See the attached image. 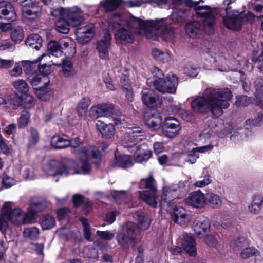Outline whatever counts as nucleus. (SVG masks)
<instances>
[{"label": "nucleus", "mask_w": 263, "mask_h": 263, "mask_svg": "<svg viewBox=\"0 0 263 263\" xmlns=\"http://www.w3.org/2000/svg\"><path fill=\"white\" fill-rule=\"evenodd\" d=\"M185 31L189 36L194 38L201 33L202 27L198 21H191L186 25Z\"/></svg>", "instance_id": "obj_31"}, {"label": "nucleus", "mask_w": 263, "mask_h": 263, "mask_svg": "<svg viewBox=\"0 0 263 263\" xmlns=\"http://www.w3.org/2000/svg\"><path fill=\"white\" fill-rule=\"evenodd\" d=\"M36 214L33 210L29 208L27 213H24L23 212V224L32 223L35 218Z\"/></svg>", "instance_id": "obj_57"}, {"label": "nucleus", "mask_w": 263, "mask_h": 263, "mask_svg": "<svg viewBox=\"0 0 263 263\" xmlns=\"http://www.w3.org/2000/svg\"><path fill=\"white\" fill-rule=\"evenodd\" d=\"M146 134L141 127L129 126L120 138V143L125 147L133 148L139 142L146 140Z\"/></svg>", "instance_id": "obj_9"}, {"label": "nucleus", "mask_w": 263, "mask_h": 263, "mask_svg": "<svg viewBox=\"0 0 263 263\" xmlns=\"http://www.w3.org/2000/svg\"><path fill=\"white\" fill-rule=\"evenodd\" d=\"M96 126L102 136L106 138H111L115 134V128L112 124H105L98 120L96 123Z\"/></svg>", "instance_id": "obj_30"}, {"label": "nucleus", "mask_w": 263, "mask_h": 263, "mask_svg": "<svg viewBox=\"0 0 263 263\" xmlns=\"http://www.w3.org/2000/svg\"><path fill=\"white\" fill-rule=\"evenodd\" d=\"M69 146L74 149L79 158L78 167L83 174L89 173L91 169L90 161L98 164L100 161V155L95 146H88L81 148L83 141L78 137L69 140Z\"/></svg>", "instance_id": "obj_3"}, {"label": "nucleus", "mask_w": 263, "mask_h": 263, "mask_svg": "<svg viewBox=\"0 0 263 263\" xmlns=\"http://www.w3.org/2000/svg\"><path fill=\"white\" fill-rule=\"evenodd\" d=\"M23 6L22 13L27 19L34 20L41 15L42 8L37 2L32 0H20Z\"/></svg>", "instance_id": "obj_13"}, {"label": "nucleus", "mask_w": 263, "mask_h": 263, "mask_svg": "<svg viewBox=\"0 0 263 263\" xmlns=\"http://www.w3.org/2000/svg\"><path fill=\"white\" fill-rule=\"evenodd\" d=\"M181 129L179 122L173 117L166 118L162 125L163 134L168 138H173L177 135Z\"/></svg>", "instance_id": "obj_16"}, {"label": "nucleus", "mask_w": 263, "mask_h": 263, "mask_svg": "<svg viewBox=\"0 0 263 263\" xmlns=\"http://www.w3.org/2000/svg\"><path fill=\"white\" fill-rule=\"evenodd\" d=\"M13 86L18 93L25 95L28 93L29 85L24 80L20 79L13 82Z\"/></svg>", "instance_id": "obj_44"}, {"label": "nucleus", "mask_w": 263, "mask_h": 263, "mask_svg": "<svg viewBox=\"0 0 263 263\" xmlns=\"http://www.w3.org/2000/svg\"><path fill=\"white\" fill-rule=\"evenodd\" d=\"M46 206V202L44 200L39 197H33L30 200L29 208L37 213L43 211Z\"/></svg>", "instance_id": "obj_36"}, {"label": "nucleus", "mask_w": 263, "mask_h": 263, "mask_svg": "<svg viewBox=\"0 0 263 263\" xmlns=\"http://www.w3.org/2000/svg\"><path fill=\"white\" fill-rule=\"evenodd\" d=\"M96 235L100 239L105 240H110L115 236V232L114 231H97Z\"/></svg>", "instance_id": "obj_63"}, {"label": "nucleus", "mask_w": 263, "mask_h": 263, "mask_svg": "<svg viewBox=\"0 0 263 263\" xmlns=\"http://www.w3.org/2000/svg\"><path fill=\"white\" fill-rule=\"evenodd\" d=\"M11 39L16 43L21 42L24 39V31L20 26L14 27L11 32Z\"/></svg>", "instance_id": "obj_54"}, {"label": "nucleus", "mask_w": 263, "mask_h": 263, "mask_svg": "<svg viewBox=\"0 0 263 263\" xmlns=\"http://www.w3.org/2000/svg\"><path fill=\"white\" fill-rule=\"evenodd\" d=\"M252 101V99L247 97L246 96H238L236 97L235 105L238 107L247 106Z\"/></svg>", "instance_id": "obj_60"}, {"label": "nucleus", "mask_w": 263, "mask_h": 263, "mask_svg": "<svg viewBox=\"0 0 263 263\" xmlns=\"http://www.w3.org/2000/svg\"><path fill=\"white\" fill-rule=\"evenodd\" d=\"M38 59H41L39 62V69L41 74L47 76L51 72V66L52 64V60H51V57L49 54H43L41 57H38ZM53 64H54L53 63Z\"/></svg>", "instance_id": "obj_29"}, {"label": "nucleus", "mask_w": 263, "mask_h": 263, "mask_svg": "<svg viewBox=\"0 0 263 263\" xmlns=\"http://www.w3.org/2000/svg\"><path fill=\"white\" fill-rule=\"evenodd\" d=\"M138 229L141 230H147L151 224V220L148 215L141 213L137 215Z\"/></svg>", "instance_id": "obj_40"}, {"label": "nucleus", "mask_w": 263, "mask_h": 263, "mask_svg": "<svg viewBox=\"0 0 263 263\" xmlns=\"http://www.w3.org/2000/svg\"><path fill=\"white\" fill-rule=\"evenodd\" d=\"M234 3L232 0H223V4L226 6L225 8L227 16L223 18L224 25L228 29L232 30H238L242 25V15L235 9L232 10L231 5Z\"/></svg>", "instance_id": "obj_10"}, {"label": "nucleus", "mask_w": 263, "mask_h": 263, "mask_svg": "<svg viewBox=\"0 0 263 263\" xmlns=\"http://www.w3.org/2000/svg\"><path fill=\"white\" fill-rule=\"evenodd\" d=\"M113 165L122 168H127L133 165V161L130 156L127 155H120L116 157Z\"/></svg>", "instance_id": "obj_32"}, {"label": "nucleus", "mask_w": 263, "mask_h": 263, "mask_svg": "<svg viewBox=\"0 0 263 263\" xmlns=\"http://www.w3.org/2000/svg\"><path fill=\"white\" fill-rule=\"evenodd\" d=\"M122 86L126 93V97L128 101L132 102L134 100V95L131 84L128 77L126 74L123 75L121 79Z\"/></svg>", "instance_id": "obj_34"}, {"label": "nucleus", "mask_w": 263, "mask_h": 263, "mask_svg": "<svg viewBox=\"0 0 263 263\" xmlns=\"http://www.w3.org/2000/svg\"><path fill=\"white\" fill-rule=\"evenodd\" d=\"M199 2L189 1L186 4L190 7H194L196 13L200 17H203V24L205 31L210 34L214 31L215 17L214 10L208 6H199Z\"/></svg>", "instance_id": "obj_8"}, {"label": "nucleus", "mask_w": 263, "mask_h": 263, "mask_svg": "<svg viewBox=\"0 0 263 263\" xmlns=\"http://www.w3.org/2000/svg\"><path fill=\"white\" fill-rule=\"evenodd\" d=\"M218 121V119L215 118H210L205 120L204 128L200 135L201 140L208 139L211 137L212 133H218L217 126Z\"/></svg>", "instance_id": "obj_22"}, {"label": "nucleus", "mask_w": 263, "mask_h": 263, "mask_svg": "<svg viewBox=\"0 0 263 263\" xmlns=\"http://www.w3.org/2000/svg\"><path fill=\"white\" fill-rule=\"evenodd\" d=\"M178 84V79L177 76L168 74L165 79L161 81H156V84L154 86L157 91L165 93H174L176 92Z\"/></svg>", "instance_id": "obj_14"}, {"label": "nucleus", "mask_w": 263, "mask_h": 263, "mask_svg": "<svg viewBox=\"0 0 263 263\" xmlns=\"http://www.w3.org/2000/svg\"><path fill=\"white\" fill-rule=\"evenodd\" d=\"M152 155V151L148 149L147 146L143 144L136 146L134 159L137 162L141 163L147 161Z\"/></svg>", "instance_id": "obj_28"}, {"label": "nucleus", "mask_w": 263, "mask_h": 263, "mask_svg": "<svg viewBox=\"0 0 263 263\" xmlns=\"http://www.w3.org/2000/svg\"><path fill=\"white\" fill-rule=\"evenodd\" d=\"M93 35L91 33H83L80 32L76 34L77 40L82 44H86L88 43L93 37Z\"/></svg>", "instance_id": "obj_58"}, {"label": "nucleus", "mask_w": 263, "mask_h": 263, "mask_svg": "<svg viewBox=\"0 0 263 263\" xmlns=\"http://www.w3.org/2000/svg\"><path fill=\"white\" fill-rule=\"evenodd\" d=\"M111 37L109 31L105 30L104 36L96 43V49L99 57L105 61L109 60V51L111 49Z\"/></svg>", "instance_id": "obj_15"}, {"label": "nucleus", "mask_w": 263, "mask_h": 263, "mask_svg": "<svg viewBox=\"0 0 263 263\" xmlns=\"http://www.w3.org/2000/svg\"><path fill=\"white\" fill-rule=\"evenodd\" d=\"M146 23H151L150 26L146 27V30L151 33H156V37L155 39H148L151 40H156L159 36H162L163 40L169 41L174 37V30L171 27H166L163 20L146 21Z\"/></svg>", "instance_id": "obj_11"}, {"label": "nucleus", "mask_w": 263, "mask_h": 263, "mask_svg": "<svg viewBox=\"0 0 263 263\" xmlns=\"http://www.w3.org/2000/svg\"><path fill=\"white\" fill-rule=\"evenodd\" d=\"M23 211L20 208L12 209V203L6 202L3 206L0 214V231L4 235L8 228V222L20 226L23 224Z\"/></svg>", "instance_id": "obj_5"}, {"label": "nucleus", "mask_w": 263, "mask_h": 263, "mask_svg": "<svg viewBox=\"0 0 263 263\" xmlns=\"http://www.w3.org/2000/svg\"><path fill=\"white\" fill-rule=\"evenodd\" d=\"M47 49L50 54L57 57L62 55V47L58 42L52 41L48 43Z\"/></svg>", "instance_id": "obj_46"}, {"label": "nucleus", "mask_w": 263, "mask_h": 263, "mask_svg": "<svg viewBox=\"0 0 263 263\" xmlns=\"http://www.w3.org/2000/svg\"><path fill=\"white\" fill-rule=\"evenodd\" d=\"M14 105H23L24 107L30 108L34 105V99L32 96L28 93L19 97V101L14 103Z\"/></svg>", "instance_id": "obj_37"}, {"label": "nucleus", "mask_w": 263, "mask_h": 263, "mask_svg": "<svg viewBox=\"0 0 263 263\" xmlns=\"http://www.w3.org/2000/svg\"><path fill=\"white\" fill-rule=\"evenodd\" d=\"M113 114V105L110 104H101L92 106L89 115L90 118L96 119L100 117H109Z\"/></svg>", "instance_id": "obj_17"}, {"label": "nucleus", "mask_w": 263, "mask_h": 263, "mask_svg": "<svg viewBox=\"0 0 263 263\" xmlns=\"http://www.w3.org/2000/svg\"><path fill=\"white\" fill-rule=\"evenodd\" d=\"M232 97V92L228 89L207 88L201 96L192 101L191 106L197 112H211L214 116H220L222 109L229 107V101Z\"/></svg>", "instance_id": "obj_2"}, {"label": "nucleus", "mask_w": 263, "mask_h": 263, "mask_svg": "<svg viewBox=\"0 0 263 263\" xmlns=\"http://www.w3.org/2000/svg\"><path fill=\"white\" fill-rule=\"evenodd\" d=\"M91 104V101L89 97L83 98L79 102L77 106V114L79 117H85L88 108Z\"/></svg>", "instance_id": "obj_33"}, {"label": "nucleus", "mask_w": 263, "mask_h": 263, "mask_svg": "<svg viewBox=\"0 0 263 263\" xmlns=\"http://www.w3.org/2000/svg\"><path fill=\"white\" fill-rule=\"evenodd\" d=\"M259 254V252L254 247H246L240 253V257L243 259H247L254 255Z\"/></svg>", "instance_id": "obj_55"}, {"label": "nucleus", "mask_w": 263, "mask_h": 263, "mask_svg": "<svg viewBox=\"0 0 263 263\" xmlns=\"http://www.w3.org/2000/svg\"><path fill=\"white\" fill-rule=\"evenodd\" d=\"M142 100L143 103L150 108L158 107L162 103V98L151 90H145L142 92Z\"/></svg>", "instance_id": "obj_19"}, {"label": "nucleus", "mask_w": 263, "mask_h": 263, "mask_svg": "<svg viewBox=\"0 0 263 263\" xmlns=\"http://www.w3.org/2000/svg\"><path fill=\"white\" fill-rule=\"evenodd\" d=\"M41 59L38 58L34 61H30L29 60H23L21 62L22 66L26 74L29 75L34 73L33 71L35 68L36 64L39 62Z\"/></svg>", "instance_id": "obj_43"}, {"label": "nucleus", "mask_w": 263, "mask_h": 263, "mask_svg": "<svg viewBox=\"0 0 263 263\" xmlns=\"http://www.w3.org/2000/svg\"><path fill=\"white\" fill-rule=\"evenodd\" d=\"M30 84L33 87L44 88L48 86L50 80L48 76H44L40 73H32L27 77Z\"/></svg>", "instance_id": "obj_24"}, {"label": "nucleus", "mask_w": 263, "mask_h": 263, "mask_svg": "<svg viewBox=\"0 0 263 263\" xmlns=\"http://www.w3.org/2000/svg\"><path fill=\"white\" fill-rule=\"evenodd\" d=\"M91 33V34H94V26L92 24H83L82 26L77 29L76 34L79 33Z\"/></svg>", "instance_id": "obj_62"}, {"label": "nucleus", "mask_w": 263, "mask_h": 263, "mask_svg": "<svg viewBox=\"0 0 263 263\" xmlns=\"http://www.w3.org/2000/svg\"><path fill=\"white\" fill-rule=\"evenodd\" d=\"M163 118L158 112L148 113L144 116L146 125L154 130L159 129L162 124Z\"/></svg>", "instance_id": "obj_26"}, {"label": "nucleus", "mask_w": 263, "mask_h": 263, "mask_svg": "<svg viewBox=\"0 0 263 263\" xmlns=\"http://www.w3.org/2000/svg\"><path fill=\"white\" fill-rule=\"evenodd\" d=\"M124 229L127 234L123 233L118 234L116 236L118 243L125 249L135 246L137 241L133 237L137 230L135 224L132 222H127Z\"/></svg>", "instance_id": "obj_12"}, {"label": "nucleus", "mask_w": 263, "mask_h": 263, "mask_svg": "<svg viewBox=\"0 0 263 263\" xmlns=\"http://www.w3.org/2000/svg\"><path fill=\"white\" fill-rule=\"evenodd\" d=\"M262 204L259 199L255 194L251 202L248 205V210L250 213L253 214H258L261 209Z\"/></svg>", "instance_id": "obj_45"}, {"label": "nucleus", "mask_w": 263, "mask_h": 263, "mask_svg": "<svg viewBox=\"0 0 263 263\" xmlns=\"http://www.w3.org/2000/svg\"><path fill=\"white\" fill-rule=\"evenodd\" d=\"M141 189H146L145 191H139V196L147 204L153 208L157 204V188L156 181L152 176L141 180L139 183Z\"/></svg>", "instance_id": "obj_7"}, {"label": "nucleus", "mask_w": 263, "mask_h": 263, "mask_svg": "<svg viewBox=\"0 0 263 263\" xmlns=\"http://www.w3.org/2000/svg\"><path fill=\"white\" fill-rule=\"evenodd\" d=\"M30 114L27 110H23L21 116L17 120V124L19 128H24L26 127L30 122Z\"/></svg>", "instance_id": "obj_50"}, {"label": "nucleus", "mask_w": 263, "mask_h": 263, "mask_svg": "<svg viewBox=\"0 0 263 263\" xmlns=\"http://www.w3.org/2000/svg\"><path fill=\"white\" fill-rule=\"evenodd\" d=\"M28 131L29 133L28 136V146L31 147L34 146L39 141V134L38 131L33 127H30Z\"/></svg>", "instance_id": "obj_48"}, {"label": "nucleus", "mask_w": 263, "mask_h": 263, "mask_svg": "<svg viewBox=\"0 0 263 263\" xmlns=\"http://www.w3.org/2000/svg\"><path fill=\"white\" fill-rule=\"evenodd\" d=\"M0 14L4 18L13 22L16 18V12L11 4L7 1L0 2Z\"/></svg>", "instance_id": "obj_25"}, {"label": "nucleus", "mask_w": 263, "mask_h": 263, "mask_svg": "<svg viewBox=\"0 0 263 263\" xmlns=\"http://www.w3.org/2000/svg\"><path fill=\"white\" fill-rule=\"evenodd\" d=\"M172 218L175 223L179 224H184L190 220L189 212L182 207L174 208Z\"/></svg>", "instance_id": "obj_27"}, {"label": "nucleus", "mask_w": 263, "mask_h": 263, "mask_svg": "<svg viewBox=\"0 0 263 263\" xmlns=\"http://www.w3.org/2000/svg\"><path fill=\"white\" fill-rule=\"evenodd\" d=\"M121 0H103L101 2V5L106 11L115 10L120 5Z\"/></svg>", "instance_id": "obj_47"}, {"label": "nucleus", "mask_w": 263, "mask_h": 263, "mask_svg": "<svg viewBox=\"0 0 263 263\" xmlns=\"http://www.w3.org/2000/svg\"><path fill=\"white\" fill-rule=\"evenodd\" d=\"M206 197L200 191L195 192L191 194L189 198L185 199L186 204L196 208H201L206 203Z\"/></svg>", "instance_id": "obj_23"}, {"label": "nucleus", "mask_w": 263, "mask_h": 263, "mask_svg": "<svg viewBox=\"0 0 263 263\" xmlns=\"http://www.w3.org/2000/svg\"><path fill=\"white\" fill-rule=\"evenodd\" d=\"M43 171L48 175L66 176L68 175L79 173L73 161H69L67 165L59 161L51 159L45 162L43 165Z\"/></svg>", "instance_id": "obj_6"}, {"label": "nucleus", "mask_w": 263, "mask_h": 263, "mask_svg": "<svg viewBox=\"0 0 263 263\" xmlns=\"http://www.w3.org/2000/svg\"><path fill=\"white\" fill-rule=\"evenodd\" d=\"M21 62H15L13 68L9 71V74L11 77H18L23 73Z\"/></svg>", "instance_id": "obj_61"}, {"label": "nucleus", "mask_w": 263, "mask_h": 263, "mask_svg": "<svg viewBox=\"0 0 263 263\" xmlns=\"http://www.w3.org/2000/svg\"><path fill=\"white\" fill-rule=\"evenodd\" d=\"M42 39L37 34L30 35L26 41V45L33 49L39 50L42 46Z\"/></svg>", "instance_id": "obj_39"}, {"label": "nucleus", "mask_w": 263, "mask_h": 263, "mask_svg": "<svg viewBox=\"0 0 263 263\" xmlns=\"http://www.w3.org/2000/svg\"><path fill=\"white\" fill-rule=\"evenodd\" d=\"M62 72L63 76L65 77H72L75 74L71 61H65L63 62Z\"/></svg>", "instance_id": "obj_51"}, {"label": "nucleus", "mask_w": 263, "mask_h": 263, "mask_svg": "<svg viewBox=\"0 0 263 263\" xmlns=\"http://www.w3.org/2000/svg\"><path fill=\"white\" fill-rule=\"evenodd\" d=\"M151 72L154 77L153 85L156 84V81H161L164 78V74L163 71L158 67H154L151 69Z\"/></svg>", "instance_id": "obj_59"}, {"label": "nucleus", "mask_w": 263, "mask_h": 263, "mask_svg": "<svg viewBox=\"0 0 263 263\" xmlns=\"http://www.w3.org/2000/svg\"><path fill=\"white\" fill-rule=\"evenodd\" d=\"M210 229V223L207 218L204 216L198 217L194 221L193 231L199 238L202 237Z\"/></svg>", "instance_id": "obj_21"}, {"label": "nucleus", "mask_w": 263, "mask_h": 263, "mask_svg": "<svg viewBox=\"0 0 263 263\" xmlns=\"http://www.w3.org/2000/svg\"><path fill=\"white\" fill-rule=\"evenodd\" d=\"M248 246V242L243 237H239L237 239L232 241L231 243V247L234 251H242Z\"/></svg>", "instance_id": "obj_49"}, {"label": "nucleus", "mask_w": 263, "mask_h": 263, "mask_svg": "<svg viewBox=\"0 0 263 263\" xmlns=\"http://www.w3.org/2000/svg\"><path fill=\"white\" fill-rule=\"evenodd\" d=\"M60 136H55L51 139V145L56 148L61 149L69 146V140Z\"/></svg>", "instance_id": "obj_41"}, {"label": "nucleus", "mask_w": 263, "mask_h": 263, "mask_svg": "<svg viewBox=\"0 0 263 263\" xmlns=\"http://www.w3.org/2000/svg\"><path fill=\"white\" fill-rule=\"evenodd\" d=\"M55 223V220L53 217L50 215H46L43 219L41 226L43 230H49L54 226Z\"/></svg>", "instance_id": "obj_56"}, {"label": "nucleus", "mask_w": 263, "mask_h": 263, "mask_svg": "<svg viewBox=\"0 0 263 263\" xmlns=\"http://www.w3.org/2000/svg\"><path fill=\"white\" fill-rule=\"evenodd\" d=\"M39 230L35 227L25 228L23 232V236L30 240H36L39 237Z\"/></svg>", "instance_id": "obj_52"}, {"label": "nucleus", "mask_w": 263, "mask_h": 263, "mask_svg": "<svg viewBox=\"0 0 263 263\" xmlns=\"http://www.w3.org/2000/svg\"><path fill=\"white\" fill-rule=\"evenodd\" d=\"M167 101L168 102L169 107L173 113L176 114L180 112V114H182V118H184V116H186V117L187 116L188 113L181 109V105L179 102L174 101L172 97L169 98ZM184 119L187 121L189 120L187 117L184 118Z\"/></svg>", "instance_id": "obj_38"}, {"label": "nucleus", "mask_w": 263, "mask_h": 263, "mask_svg": "<svg viewBox=\"0 0 263 263\" xmlns=\"http://www.w3.org/2000/svg\"><path fill=\"white\" fill-rule=\"evenodd\" d=\"M184 182L180 181L178 184H173L172 186L163 187L161 202H166L168 206L172 205V201L176 198V192L181 187H184Z\"/></svg>", "instance_id": "obj_18"}, {"label": "nucleus", "mask_w": 263, "mask_h": 263, "mask_svg": "<svg viewBox=\"0 0 263 263\" xmlns=\"http://www.w3.org/2000/svg\"><path fill=\"white\" fill-rule=\"evenodd\" d=\"M151 24L130 14L115 13L110 17L108 21L102 23V27L109 31L118 29L115 35L116 40L121 44H124L132 43L134 34L136 33L146 39H156V33H151L146 30V27Z\"/></svg>", "instance_id": "obj_1"}, {"label": "nucleus", "mask_w": 263, "mask_h": 263, "mask_svg": "<svg viewBox=\"0 0 263 263\" xmlns=\"http://www.w3.org/2000/svg\"><path fill=\"white\" fill-rule=\"evenodd\" d=\"M83 11L78 6L69 8H59L51 12V15L58 17L59 20L55 23L56 30L63 34L69 32V26L77 27L80 25L83 21V18L80 14Z\"/></svg>", "instance_id": "obj_4"}, {"label": "nucleus", "mask_w": 263, "mask_h": 263, "mask_svg": "<svg viewBox=\"0 0 263 263\" xmlns=\"http://www.w3.org/2000/svg\"><path fill=\"white\" fill-rule=\"evenodd\" d=\"M206 199L209 206L212 209H219L222 205V200L215 194L212 193L208 194Z\"/></svg>", "instance_id": "obj_42"}, {"label": "nucleus", "mask_w": 263, "mask_h": 263, "mask_svg": "<svg viewBox=\"0 0 263 263\" xmlns=\"http://www.w3.org/2000/svg\"><path fill=\"white\" fill-rule=\"evenodd\" d=\"M15 48V44L12 43L9 40H3L0 41V51H13Z\"/></svg>", "instance_id": "obj_64"}, {"label": "nucleus", "mask_w": 263, "mask_h": 263, "mask_svg": "<svg viewBox=\"0 0 263 263\" xmlns=\"http://www.w3.org/2000/svg\"><path fill=\"white\" fill-rule=\"evenodd\" d=\"M181 246L185 252L190 256L195 257L197 255L196 241L191 234H183Z\"/></svg>", "instance_id": "obj_20"}, {"label": "nucleus", "mask_w": 263, "mask_h": 263, "mask_svg": "<svg viewBox=\"0 0 263 263\" xmlns=\"http://www.w3.org/2000/svg\"><path fill=\"white\" fill-rule=\"evenodd\" d=\"M152 55L155 60L162 63L168 62L171 60V55L168 51L156 48L152 50Z\"/></svg>", "instance_id": "obj_35"}, {"label": "nucleus", "mask_w": 263, "mask_h": 263, "mask_svg": "<svg viewBox=\"0 0 263 263\" xmlns=\"http://www.w3.org/2000/svg\"><path fill=\"white\" fill-rule=\"evenodd\" d=\"M259 5V4H257L256 5L254 6L253 8V10L255 12V14L248 11L243 15V17H242V24L245 22L250 23H252L255 17L263 16V12H257V11L255 10V7Z\"/></svg>", "instance_id": "obj_53"}]
</instances>
